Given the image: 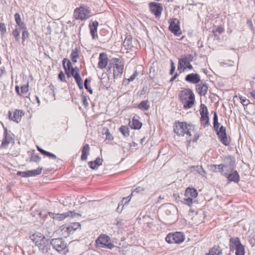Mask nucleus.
Returning <instances> with one entry per match:
<instances>
[{"instance_id":"f257e3e1","label":"nucleus","mask_w":255,"mask_h":255,"mask_svg":"<svg viewBox=\"0 0 255 255\" xmlns=\"http://www.w3.org/2000/svg\"><path fill=\"white\" fill-rule=\"evenodd\" d=\"M30 238L38 247L39 250L43 254L48 253L50 250V245L48 240L41 233L36 232L32 235Z\"/></svg>"},{"instance_id":"f03ea898","label":"nucleus","mask_w":255,"mask_h":255,"mask_svg":"<svg viewBox=\"0 0 255 255\" xmlns=\"http://www.w3.org/2000/svg\"><path fill=\"white\" fill-rule=\"evenodd\" d=\"M179 98L185 109L191 108L195 102V95L190 89H185L180 92Z\"/></svg>"},{"instance_id":"7ed1b4c3","label":"nucleus","mask_w":255,"mask_h":255,"mask_svg":"<svg viewBox=\"0 0 255 255\" xmlns=\"http://www.w3.org/2000/svg\"><path fill=\"white\" fill-rule=\"evenodd\" d=\"M195 126L191 124L184 122L177 121L173 126L174 132L178 136H184L185 134L190 136L191 131L194 129Z\"/></svg>"},{"instance_id":"20e7f679","label":"nucleus","mask_w":255,"mask_h":255,"mask_svg":"<svg viewBox=\"0 0 255 255\" xmlns=\"http://www.w3.org/2000/svg\"><path fill=\"white\" fill-rule=\"evenodd\" d=\"M113 68V75L114 78H118L121 77L124 72V64L120 58H113L109 63L108 66L109 70Z\"/></svg>"},{"instance_id":"39448f33","label":"nucleus","mask_w":255,"mask_h":255,"mask_svg":"<svg viewBox=\"0 0 255 255\" xmlns=\"http://www.w3.org/2000/svg\"><path fill=\"white\" fill-rule=\"evenodd\" d=\"M226 159L227 161L225 163L218 165L219 172L225 177L234 170L236 162L235 158L231 156L226 157Z\"/></svg>"},{"instance_id":"423d86ee","label":"nucleus","mask_w":255,"mask_h":255,"mask_svg":"<svg viewBox=\"0 0 255 255\" xmlns=\"http://www.w3.org/2000/svg\"><path fill=\"white\" fill-rule=\"evenodd\" d=\"M91 15V9L84 4L77 7L74 11V17L77 20H85L88 19Z\"/></svg>"},{"instance_id":"0eeeda50","label":"nucleus","mask_w":255,"mask_h":255,"mask_svg":"<svg viewBox=\"0 0 255 255\" xmlns=\"http://www.w3.org/2000/svg\"><path fill=\"white\" fill-rule=\"evenodd\" d=\"M229 247L231 252H235L236 255H245V246L243 245L238 237L231 238L229 241Z\"/></svg>"},{"instance_id":"6e6552de","label":"nucleus","mask_w":255,"mask_h":255,"mask_svg":"<svg viewBox=\"0 0 255 255\" xmlns=\"http://www.w3.org/2000/svg\"><path fill=\"white\" fill-rule=\"evenodd\" d=\"M193 60V56L192 54H187L179 59L177 70H181V72H184L186 68L193 69V67L190 62Z\"/></svg>"},{"instance_id":"1a4fd4ad","label":"nucleus","mask_w":255,"mask_h":255,"mask_svg":"<svg viewBox=\"0 0 255 255\" xmlns=\"http://www.w3.org/2000/svg\"><path fill=\"white\" fill-rule=\"evenodd\" d=\"M50 245L54 250L59 253L65 254L68 252L67 243L62 238L52 239L50 241Z\"/></svg>"},{"instance_id":"9d476101","label":"nucleus","mask_w":255,"mask_h":255,"mask_svg":"<svg viewBox=\"0 0 255 255\" xmlns=\"http://www.w3.org/2000/svg\"><path fill=\"white\" fill-rule=\"evenodd\" d=\"M96 244L98 247L112 249L114 245L111 243L110 238L105 234L101 235L96 240Z\"/></svg>"},{"instance_id":"9b49d317","label":"nucleus","mask_w":255,"mask_h":255,"mask_svg":"<svg viewBox=\"0 0 255 255\" xmlns=\"http://www.w3.org/2000/svg\"><path fill=\"white\" fill-rule=\"evenodd\" d=\"M185 240L183 233L181 232L171 233L165 238V241L169 244H180Z\"/></svg>"},{"instance_id":"f8f14e48","label":"nucleus","mask_w":255,"mask_h":255,"mask_svg":"<svg viewBox=\"0 0 255 255\" xmlns=\"http://www.w3.org/2000/svg\"><path fill=\"white\" fill-rule=\"evenodd\" d=\"M169 23V30L174 35L180 36L182 34V32L179 26V20L177 18L170 19Z\"/></svg>"},{"instance_id":"ddd939ff","label":"nucleus","mask_w":255,"mask_h":255,"mask_svg":"<svg viewBox=\"0 0 255 255\" xmlns=\"http://www.w3.org/2000/svg\"><path fill=\"white\" fill-rule=\"evenodd\" d=\"M150 11L156 17L160 16L163 10L162 5L161 3L155 2H151L149 3Z\"/></svg>"},{"instance_id":"4468645a","label":"nucleus","mask_w":255,"mask_h":255,"mask_svg":"<svg viewBox=\"0 0 255 255\" xmlns=\"http://www.w3.org/2000/svg\"><path fill=\"white\" fill-rule=\"evenodd\" d=\"M217 134L220 139V141L225 145H228L230 144L228 141L226 128L222 126L219 130L216 131Z\"/></svg>"},{"instance_id":"2eb2a0df","label":"nucleus","mask_w":255,"mask_h":255,"mask_svg":"<svg viewBox=\"0 0 255 255\" xmlns=\"http://www.w3.org/2000/svg\"><path fill=\"white\" fill-rule=\"evenodd\" d=\"M209 89L208 84L203 81H201L196 85V90L200 96H205Z\"/></svg>"},{"instance_id":"dca6fc26","label":"nucleus","mask_w":255,"mask_h":255,"mask_svg":"<svg viewBox=\"0 0 255 255\" xmlns=\"http://www.w3.org/2000/svg\"><path fill=\"white\" fill-rule=\"evenodd\" d=\"M185 80L190 83L196 84H198L200 81V76L197 73H191L186 76Z\"/></svg>"},{"instance_id":"f3484780","label":"nucleus","mask_w":255,"mask_h":255,"mask_svg":"<svg viewBox=\"0 0 255 255\" xmlns=\"http://www.w3.org/2000/svg\"><path fill=\"white\" fill-rule=\"evenodd\" d=\"M108 58L107 54L105 53H101L100 54L99 57V62L98 67L103 69L106 67L108 63Z\"/></svg>"},{"instance_id":"a211bd4d","label":"nucleus","mask_w":255,"mask_h":255,"mask_svg":"<svg viewBox=\"0 0 255 255\" xmlns=\"http://www.w3.org/2000/svg\"><path fill=\"white\" fill-rule=\"evenodd\" d=\"M99 26V22L95 20L94 21L90 22L89 25L90 33L92 36L93 39H96L98 38V35L97 34V28Z\"/></svg>"},{"instance_id":"6ab92c4d","label":"nucleus","mask_w":255,"mask_h":255,"mask_svg":"<svg viewBox=\"0 0 255 255\" xmlns=\"http://www.w3.org/2000/svg\"><path fill=\"white\" fill-rule=\"evenodd\" d=\"M136 43L134 40L132 42V37L130 35H127L123 42V45L126 49L131 50L134 47V44Z\"/></svg>"},{"instance_id":"aec40b11","label":"nucleus","mask_w":255,"mask_h":255,"mask_svg":"<svg viewBox=\"0 0 255 255\" xmlns=\"http://www.w3.org/2000/svg\"><path fill=\"white\" fill-rule=\"evenodd\" d=\"M49 216L53 219H57L59 221L64 220L66 218L68 217V214L66 212L60 214H55L54 213L49 212H48Z\"/></svg>"},{"instance_id":"412c9836","label":"nucleus","mask_w":255,"mask_h":255,"mask_svg":"<svg viewBox=\"0 0 255 255\" xmlns=\"http://www.w3.org/2000/svg\"><path fill=\"white\" fill-rule=\"evenodd\" d=\"M226 177L230 181H233L235 183H238L240 179L237 171L234 170L226 176Z\"/></svg>"},{"instance_id":"4be33fe9","label":"nucleus","mask_w":255,"mask_h":255,"mask_svg":"<svg viewBox=\"0 0 255 255\" xmlns=\"http://www.w3.org/2000/svg\"><path fill=\"white\" fill-rule=\"evenodd\" d=\"M139 117L138 116H134L131 122L130 123V126L131 128L139 129L141 128L142 124L139 121Z\"/></svg>"},{"instance_id":"5701e85b","label":"nucleus","mask_w":255,"mask_h":255,"mask_svg":"<svg viewBox=\"0 0 255 255\" xmlns=\"http://www.w3.org/2000/svg\"><path fill=\"white\" fill-rule=\"evenodd\" d=\"M184 195L186 197H190L193 199L197 196L198 192L195 189L188 187L186 189Z\"/></svg>"},{"instance_id":"b1692460","label":"nucleus","mask_w":255,"mask_h":255,"mask_svg":"<svg viewBox=\"0 0 255 255\" xmlns=\"http://www.w3.org/2000/svg\"><path fill=\"white\" fill-rule=\"evenodd\" d=\"M62 63L66 74L68 77H70L69 74L68 73V71H70V69L73 68L71 62L67 59L64 58L62 61Z\"/></svg>"},{"instance_id":"393cba45","label":"nucleus","mask_w":255,"mask_h":255,"mask_svg":"<svg viewBox=\"0 0 255 255\" xmlns=\"http://www.w3.org/2000/svg\"><path fill=\"white\" fill-rule=\"evenodd\" d=\"M90 146L88 144H85L82 150L81 160H86L87 159L88 155L89 154L90 151Z\"/></svg>"},{"instance_id":"a878e982","label":"nucleus","mask_w":255,"mask_h":255,"mask_svg":"<svg viewBox=\"0 0 255 255\" xmlns=\"http://www.w3.org/2000/svg\"><path fill=\"white\" fill-rule=\"evenodd\" d=\"M222 254V251L219 246H214L210 249L206 255H220Z\"/></svg>"},{"instance_id":"bb28decb","label":"nucleus","mask_w":255,"mask_h":255,"mask_svg":"<svg viewBox=\"0 0 255 255\" xmlns=\"http://www.w3.org/2000/svg\"><path fill=\"white\" fill-rule=\"evenodd\" d=\"M190 169L191 172H195L201 175H203L202 172L204 174L206 173L205 170L203 168L201 165L192 166L190 167Z\"/></svg>"},{"instance_id":"cd10ccee","label":"nucleus","mask_w":255,"mask_h":255,"mask_svg":"<svg viewBox=\"0 0 255 255\" xmlns=\"http://www.w3.org/2000/svg\"><path fill=\"white\" fill-rule=\"evenodd\" d=\"M80 53V51L77 47L72 50L71 54V58L73 62H77V58H79Z\"/></svg>"},{"instance_id":"c85d7f7f","label":"nucleus","mask_w":255,"mask_h":255,"mask_svg":"<svg viewBox=\"0 0 255 255\" xmlns=\"http://www.w3.org/2000/svg\"><path fill=\"white\" fill-rule=\"evenodd\" d=\"M148 103V100L142 101L138 105L137 108L142 111H147L150 107Z\"/></svg>"},{"instance_id":"c756f323","label":"nucleus","mask_w":255,"mask_h":255,"mask_svg":"<svg viewBox=\"0 0 255 255\" xmlns=\"http://www.w3.org/2000/svg\"><path fill=\"white\" fill-rule=\"evenodd\" d=\"M202 111V114H200L201 115V121L204 126V127H206L209 125V116L208 114L205 113L203 114Z\"/></svg>"},{"instance_id":"7c9ffc66","label":"nucleus","mask_w":255,"mask_h":255,"mask_svg":"<svg viewBox=\"0 0 255 255\" xmlns=\"http://www.w3.org/2000/svg\"><path fill=\"white\" fill-rule=\"evenodd\" d=\"M74 78L75 79L76 83H77V85L78 86L80 90L83 89V81H82V79L79 73H76V74H75Z\"/></svg>"},{"instance_id":"2f4dec72","label":"nucleus","mask_w":255,"mask_h":255,"mask_svg":"<svg viewBox=\"0 0 255 255\" xmlns=\"http://www.w3.org/2000/svg\"><path fill=\"white\" fill-rule=\"evenodd\" d=\"M62 231V234L64 236V237L67 238V237H69L70 235L73 234L74 231H75L74 230L73 227H71L70 226L66 227L65 230L63 229Z\"/></svg>"},{"instance_id":"473e14b6","label":"nucleus","mask_w":255,"mask_h":255,"mask_svg":"<svg viewBox=\"0 0 255 255\" xmlns=\"http://www.w3.org/2000/svg\"><path fill=\"white\" fill-rule=\"evenodd\" d=\"M220 126V124L218 122V116L216 112L214 113V117H213V128L214 129L216 132L219 129V127Z\"/></svg>"},{"instance_id":"72a5a7b5","label":"nucleus","mask_w":255,"mask_h":255,"mask_svg":"<svg viewBox=\"0 0 255 255\" xmlns=\"http://www.w3.org/2000/svg\"><path fill=\"white\" fill-rule=\"evenodd\" d=\"M28 91V84L24 85L21 87V93H20L19 89L18 86H17V95H21L25 94L27 93Z\"/></svg>"},{"instance_id":"f704fd0d","label":"nucleus","mask_w":255,"mask_h":255,"mask_svg":"<svg viewBox=\"0 0 255 255\" xmlns=\"http://www.w3.org/2000/svg\"><path fill=\"white\" fill-rule=\"evenodd\" d=\"M119 130L125 137H128L129 136V128L127 126H122L120 128Z\"/></svg>"},{"instance_id":"c9c22d12","label":"nucleus","mask_w":255,"mask_h":255,"mask_svg":"<svg viewBox=\"0 0 255 255\" xmlns=\"http://www.w3.org/2000/svg\"><path fill=\"white\" fill-rule=\"evenodd\" d=\"M28 172V176H34L39 175L41 173L42 168H37L32 170H27Z\"/></svg>"},{"instance_id":"e433bc0d","label":"nucleus","mask_w":255,"mask_h":255,"mask_svg":"<svg viewBox=\"0 0 255 255\" xmlns=\"http://www.w3.org/2000/svg\"><path fill=\"white\" fill-rule=\"evenodd\" d=\"M17 26H19L22 30L27 29L25 24L21 21L20 15L17 13Z\"/></svg>"},{"instance_id":"4c0bfd02","label":"nucleus","mask_w":255,"mask_h":255,"mask_svg":"<svg viewBox=\"0 0 255 255\" xmlns=\"http://www.w3.org/2000/svg\"><path fill=\"white\" fill-rule=\"evenodd\" d=\"M41 160V157L37 154L34 153L31 154L30 157H29V161H33L35 162H39Z\"/></svg>"},{"instance_id":"58836bf2","label":"nucleus","mask_w":255,"mask_h":255,"mask_svg":"<svg viewBox=\"0 0 255 255\" xmlns=\"http://www.w3.org/2000/svg\"><path fill=\"white\" fill-rule=\"evenodd\" d=\"M144 188L140 186L136 187L133 189L130 196H133V194L136 193L137 194H141L144 191Z\"/></svg>"},{"instance_id":"ea45409f","label":"nucleus","mask_w":255,"mask_h":255,"mask_svg":"<svg viewBox=\"0 0 255 255\" xmlns=\"http://www.w3.org/2000/svg\"><path fill=\"white\" fill-rule=\"evenodd\" d=\"M68 73L69 74V75H70V77L71 76H73L74 77L75 74L76 73H79V69L77 67L75 68L73 67L70 71H68Z\"/></svg>"},{"instance_id":"a19ab883","label":"nucleus","mask_w":255,"mask_h":255,"mask_svg":"<svg viewBox=\"0 0 255 255\" xmlns=\"http://www.w3.org/2000/svg\"><path fill=\"white\" fill-rule=\"evenodd\" d=\"M90 81H91L90 80H89L88 78H86L84 81V87L85 89H87L91 94H92L93 90L91 89V88L88 85V83Z\"/></svg>"},{"instance_id":"79ce46f5","label":"nucleus","mask_w":255,"mask_h":255,"mask_svg":"<svg viewBox=\"0 0 255 255\" xmlns=\"http://www.w3.org/2000/svg\"><path fill=\"white\" fill-rule=\"evenodd\" d=\"M239 98L241 100V103L243 106H248L250 104V101L248 99H247L245 97L243 96H240Z\"/></svg>"},{"instance_id":"37998d69","label":"nucleus","mask_w":255,"mask_h":255,"mask_svg":"<svg viewBox=\"0 0 255 255\" xmlns=\"http://www.w3.org/2000/svg\"><path fill=\"white\" fill-rule=\"evenodd\" d=\"M183 203L188 206H191L193 203V199L190 197H186V198L184 199Z\"/></svg>"},{"instance_id":"c03bdc74","label":"nucleus","mask_w":255,"mask_h":255,"mask_svg":"<svg viewBox=\"0 0 255 255\" xmlns=\"http://www.w3.org/2000/svg\"><path fill=\"white\" fill-rule=\"evenodd\" d=\"M11 139L5 138L4 140L2 141L1 144L0 145V148H5L8 143H10Z\"/></svg>"},{"instance_id":"a18cd8bd","label":"nucleus","mask_w":255,"mask_h":255,"mask_svg":"<svg viewBox=\"0 0 255 255\" xmlns=\"http://www.w3.org/2000/svg\"><path fill=\"white\" fill-rule=\"evenodd\" d=\"M29 33L27 30V29H24V30L22 31V38L23 41H25L28 38Z\"/></svg>"},{"instance_id":"49530a36","label":"nucleus","mask_w":255,"mask_h":255,"mask_svg":"<svg viewBox=\"0 0 255 255\" xmlns=\"http://www.w3.org/2000/svg\"><path fill=\"white\" fill-rule=\"evenodd\" d=\"M66 213L68 214V217H71L72 218H76L81 216L80 214L77 213L74 211H68L66 212Z\"/></svg>"},{"instance_id":"de8ad7c7","label":"nucleus","mask_w":255,"mask_h":255,"mask_svg":"<svg viewBox=\"0 0 255 255\" xmlns=\"http://www.w3.org/2000/svg\"><path fill=\"white\" fill-rule=\"evenodd\" d=\"M203 110V114H205V113L208 114V109H207V106L204 104H201V106H200V114H202Z\"/></svg>"},{"instance_id":"09e8293b","label":"nucleus","mask_w":255,"mask_h":255,"mask_svg":"<svg viewBox=\"0 0 255 255\" xmlns=\"http://www.w3.org/2000/svg\"><path fill=\"white\" fill-rule=\"evenodd\" d=\"M170 62L171 69L169 73L170 75H173L175 70V66L173 61L172 59H170Z\"/></svg>"},{"instance_id":"8fccbe9b","label":"nucleus","mask_w":255,"mask_h":255,"mask_svg":"<svg viewBox=\"0 0 255 255\" xmlns=\"http://www.w3.org/2000/svg\"><path fill=\"white\" fill-rule=\"evenodd\" d=\"M81 98H82V102H83V105L84 106V107L85 108H86L89 105V104H88V102L87 101V99L86 98V97L84 94H82L81 95Z\"/></svg>"},{"instance_id":"3c124183","label":"nucleus","mask_w":255,"mask_h":255,"mask_svg":"<svg viewBox=\"0 0 255 255\" xmlns=\"http://www.w3.org/2000/svg\"><path fill=\"white\" fill-rule=\"evenodd\" d=\"M44 155L46 156H48L50 158H52L53 159H56V156L50 152H48V151H45V152H44Z\"/></svg>"},{"instance_id":"603ef678","label":"nucleus","mask_w":255,"mask_h":255,"mask_svg":"<svg viewBox=\"0 0 255 255\" xmlns=\"http://www.w3.org/2000/svg\"><path fill=\"white\" fill-rule=\"evenodd\" d=\"M95 162L97 169L98 167L102 164L103 159L100 158V157H97L95 161H94Z\"/></svg>"},{"instance_id":"864d4df0","label":"nucleus","mask_w":255,"mask_h":255,"mask_svg":"<svg viewBox=\"0 0 255 255\" xmlns=\"http://www.w3.org/2000/svg\"><path fill=\"white\" fill-rule=\"evenodd\" d=\"M9 118L13 121H16V112H8Z\"/></svg>"},{"instance_id":"5fc2aeb1","label":"nucleus","mask_w":255,"mask_h":255,"mask_svg":"<svg viewBox=\"0 0 255 255\" xmlns=\"http://www.w3.org/2000/svg\"><path fill=\"white\" fill-rule=\"evenodd\" d=\"M106 134V138L107 139H108L109 140H112L113 139V137L112 135V134L110 133L109 129H107L106 131L105 132Z\"/></svg>"},{"instance_id":"6e6d98bb","label":"nucleus","mask_w":255,"mask_h":255,"mask_svg":"<svg viewBox=\"0 0 255 255\" xmlns=\"http://www.w3.org/2000/svg\"><path fill=\"white\" fill-rule=\"evenodd\" d=\"M138 75V73L137 71H135L134 73L129 77V78H128V82H131L132 81H133L135 77L136 76H137Z\"/></svg>"},{"instance_id":"4d7b16f0","label":"nucleus","mask_w":255,"mask_h":255,"mask_svg":"<svg viewBox=\"0 0 255 255\" xmlns=\"http://www.w3.org/2000/svg\"><path fill=\"white\" fill-rule=\"evenodd\" d=\"M58 78L62 82H66L65 75L62 71L60 72L58 74Z\"/></svg>"},{"instance_id":"13d9d810","label":"nucleus","mask_w":255,"mask_h":255,"mask_svg":"<svg viewBox=\"0 0 255 255\" xmlns=\"http://www.w3.org/2000/svg\"><path fill=\"white\" fill-rule=\"evenodd\" d=\"M17 175H20L21 177H29L28 171H23V172L18 171L17 172Z\"/></svg>"},{"instance_id":"bf43d9fd","label":"nucleus","mask_w":255,"mask_h":255,"mask_svg":"<svg viewBox=\"0 0 255 255\" xmlns=\"http://www.w3.org/2000/svg\"><path fill=\"white\" fill-rule=\"evenodd\" d=\"M88 165L91 169L94 170L97 169V167L94 161L89 162Z\"/></svg>"},{"instance_id":"052dcab7","label":"nucleus","mask_w":255,"mask_h":255,"mask_svg":"<svg viewBox=\"0 0 255 255\" xmlns=\"http://www.w3.org/2000/svg\"><path fill=\"white\" fill-rule=\"evenodd\" d=\"M210 170L214 172H217V169H218V165L211 164L210 166Z\"/></svg>"},{"instance_id":"680f3d73","label":"nucleus","mask_w":255,"mask_h":255,"mask_svg":"<svg viewBox=\"0 0 255 255\" xmlns=\"http://www.w3.org/2000/svg\"><path fill=\"white\" fill-rule=\"evenodd\" d=\"M121 202V203L119 204L118 207L117 208V211L119 213H121L124 207V206L123 205V201H122Z\"/></svg>"},{"instance_id":"e2e57ef3","label":"nucleus","mask_w":255,"mask_h":255,"mask_svg":"<svg viewBox=\"0 0 255 255\" xmlns=\"http://www.w3.org/2000/svg\"><path fill=\"white\" fill-rule=\"evenodd\" d=\"M70 226L71 227H73V228L74 229V230L76 231L77 229L80 228L81 225L79 223H75Z\"/></svg>"},{"instance_id":"0e129e2a","label":"nucleus","mask_w":255,"mask_h":255,"mask_svg":"<svg viewBox=\"0 0 255 255\" xmlns=\"http://www.w3.org/2000/svg\"><path fill=\"white\" fill-rule=\"evenodd\" d=\"M24 115V113L21 110H17V120H18V117H20V118ZM18 123V120H17V123Z\"/></svg>"},{"instance_id":"69168bd1","label":"nucleus","mask_w":255,"mask_h":255,"mask_svg":"<svg viewBox=\"0 0 255 255\" xmlns=\"http://www.w3.org/2000/svg\"><path fill=\"white\" fill-rule=\"evenodd\" d=\"M5 73V69L4 67L0 68V78L2 77Z\"/></svg>"},{"instance_id":"338daca9","label":"nucleus","mask_w":255,"mask_h":255,"mask_svg":"<svg viewBox=\"0 0 255 255\" xmlns=\"http://www.w3.org/2000/svg\"><path fill=\"white\" fill-rule=\"evenodd\" d=\"M247 24L250 26V28L251 29L254 30V27L253 22L251 20H250V19L248 20Z\"/></svg>"},{"instance_id":"774afa93","label":"nucleus","mask_w":255,"mask_h":255,"mask_svg":"<svg viewBox=\"0 0 255 255\" xmlns=\"http://www.w3.org/2000/svg\"><path fill=\"white\" fill-rule=\"evenodd\" d=\"M215 31L221 34L223 32L224 29L221 27H218L216 28Z\"/></svg>"}]
</instances>
